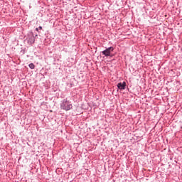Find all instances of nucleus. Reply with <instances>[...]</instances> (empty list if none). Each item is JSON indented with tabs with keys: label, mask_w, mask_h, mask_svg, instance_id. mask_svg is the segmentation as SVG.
Here are the masks:
<instances>
[{
	"label": "nucleus",
	"mask_w": 182,
	"mask_h": 182,
	"mask_svg": "<svg viewBox=\"0 0 182 182\" xmlns=\"http://www.w3.org/2000/svg\"><path fill=\"white\" fill-rule=\"evenodd\" d=\"M61 107L64 110H70L72 105H70L67 100H64Z\"/></svg>",
	"instance_id": "obj_1"
},
{
	"label": "nucleus",
	"mask_w": 182,
	"mask_h": 182,
	"mask_svg": "<svg viewBox=\"0 0 182 182\" xmlns=\"http://www.w3.org/2000/svg\"><path fill=\"white\" fill-rule=\"evenodd\" d=\"M113 50H114V48L113 47H109L102 51V55H104L105 56H110V53H112Z\"/></svg>",
	"instance_id": "obj_2"
},
{
	"label": "nucleus",
	"mask_w": 182,
	"mask_h": 182,
	"mask_svg": "<svg viewBox=\"0 0 182 182\" xmlns=\"http://www.w3.org/2000/svg\"><path fill=\"white\" fill-rule=\"evenodd\" d=\"M117 87L118 89H120V90H124L126 89V82H119L117 84Z\"/></svg>",
	"instance_id": "obj_3"
},
{
	"label": "nucleus",
	"mask_w": 182,
	"mask_h": 182,
	"mask_svg": "<svg viewBox=\"0 0 182 182\" xmlns=\"http://www.w3.org/2000/svg\"><path fill=\"white\" fill-rule=\"evenodd\" d=\"M30 43H35V37L33 35L31 36V38L28 39Z\"/></svg>",
	"instance_id": "obj_4"
},
{
	"label": "nucleus",
	"mask_w": 182,
	"mask_h": 182,
	"mask_svg": "<svg viewBox=\"0 0 182 182\" xmlns=\"http://www.w3.org/2000/svg\"><path fill=\"white\" fill-rule=\"evenodd\" d=\"M30 69H35V65L33 63H31L28 65Z\"/></svg>",
	"instance_id": "obj_5"
},
{
	"label": "nucleus",
	"mask_w": 182,
	"mask_h": 182,
	"mask_svg": "<svg viewBox=\"0 0 182 182\" xmlns=\"http://www.w3.org/2000/svg\"><path fill=\"white\" fill-rule=\"evenodd\" d=\"M38 29L42 30V26H39Z\"/></svg>",
	"instance_id": "obj_6"
},
{
	"label": "nucleus",
	"mask_w": 182,
	"mask_h": 182,
	"mask_svg": "<svg viewBox=\"0 0 182 182\" xmlns=\"http://www.w3.org/2000/svg\"><path fill=\"white\" fill-rule=\"evenodd\" d=\"M36 31H37V32H38V31H39V29L38 28H36Z\"/></svg>",
	"instance_id": "obj_7"
}]
</instances>
